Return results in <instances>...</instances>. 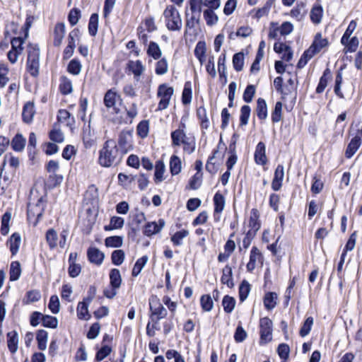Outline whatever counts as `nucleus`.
Returning a JSON list of instances; mask_svg holds the SVG:
<instances>
[{"label":"nucleus","mask_w":362,"mask_h":362,"mask_svg":"<svg viewBox=\"0 0 362 362\" xmlns=\"http://www.w3.org/2000/svg\"><path fill=\"white\" fill-rule=\"evenodd\" d=\"M123 154L113 139H107L99 151L98 164L104 168L118 165L122 159Z\"/></svg>","instance_id":"nucleus-1"},{"label":"nucleus","mask_w":362,"mask_h":362,"mask_svg":"<svg viewBox=\"0 0 362 362\" xmlns=\"http://www.w3.org/2000/svg\"><path fill=\"white\" fill-rule=\"evenodd\" d=\"M274 86L277 93L281 95V101L286 102L290 99L289 104H285V108L287 111H291L296 102L297 90L289 86L284 85V80L281 76H277L274 80Z\"/></svg>","instance_id":"nucleus-2"},{"label":"nucleus","mask_w":362,"mask_h":362,"mask_svg":"<svg viewBox=\"0 0 362 362\" xmlns=\"http://www.w3.org/2000/svg\"><path fill=\"white\" fill-rule=\"evenodd\" d=\"M26 71L33 78H37L40 74V48L38 45L28 43L27 45Z\"/></svg>","instance_id":"nucleus-3"},{"label":"nucleus","mask_w":362,"mask_h":362,"mask_svg":"<svg viewBox=\"0 0 362 362\" xmlns=\"http://www.w3.org/2000/svg\"><path fill=\"white\" fill-rule=\"evenodd\" d=\"M163 16L168 30L170 32H180L182 26V21L180 11L173 4L165 6Z\"/></svg>","instance_id":"nucleus-4"},{"label":"nucleus","mask_w":362,"mask_h":362,"mask_svg":"<svg viewBox=\"0 0 362 362\" xmlns=\"http://www.w3.org/2000/svg\"><path fill=\"white\" fill-rule=\"evenodd\" d=\"M46 200L42 197L37 199L35 203L28 202L27 205V220L33 226H36L43 215Z\"/></svg>","instance_id":"nucleus-5"},{"label":"nucleus","mask_w":362,"mask_h":362,"mask_svg":"<svg viewBox=\"0 0 362 362\" xmlns=\"http://www.w3.org/2000/svg\"><path fill=\"white\" fill-rule=\"evenodd\" d=\"M173 93L174 89L172 86H168L166 83L159 85L157 90V97L160 98V100L156 111H162L167 109Z\"/></svg>","instance_id":"nucleus-6"},{"label":"nucleus","mask_w":362,"mask_h":362,"mask_svg":"<svg viewBox=\"0 0 362 362\" xmlns=\"http://www.w3.org/2000/svg\"><path fill=\"white\" fill-rule=\"evenodd\" d=\"M142 23L144 27L141 25H139L136 28V35L139 40L146 45L148 40V36L145 31L153 33L157 30V26L155 23L154 18L151 16L146 17Z\"/></svg>","instance_id":"nucleus-7"},{"label":"nucleus","mask_w":362,"mask_h":362,"mask_svg":"<svg viewBox=\"0 0 362 362\" xmlns=\"http://www.w3.org/2000/svg\"><path fill=\"white\" fill-rule=\"evenodd\" d=\"M151 318L152 321L158 323L159 320L166 317L168 312L160 303L157 296H152L149 299Z\"/></svg>","instance_id":"nucleus-8"},{"label":"nucleus","mask_w":362,"mask_h":362,"mask_svg":"<svg viewBox=\"0 0 362 362\" xmlns=\"http://www.w3.org/2000/svg\"><path fill=\"white\" fill-rule=\"evenodd\" d=\"M45 239L49 249L53 250L57 246L64 248L66 245V231L64 230L59 239L57 231L54 228H49L45 233Z\"/></svg>","instance_id":"nucleus-9"},{"label":"nucleus","mask_w":362,"mask_h":362,"mask_svg":"<svg viewBox=\"0 0 362 362\" xmlns=\"http://www.w3.org/2000/svg\"><path fill=\"white\" fill-rule=\"evenodd\" d=\"M122 100L121 95L115 88L108 89L103 97V104L107 110L112 109L115 114H118L119 108L116 106L117 103Z\"/></svg>","instance_id":"nucleus-10"},{"label":"nucleus","mask_w":362,"mask_h":362,"mask_svg":"<svg viewBox=\"0 0 362 362\" xmlns=\"http://www.w3.org/2000/svg\"><path fill=\"white\" fill-rule=\"evenodd\" d=\"M133 130H122L118 136V146L119 151L122 154H126L127 152L133 149Z\"/></svg>","instance_id":"nucleus-11"},{"label":"nucleus","mask_w":362,"mask_h":362,"mask_svg":"<svg viewBox=\"0 0 362 362\" xmlns=\"http://www.w3.org/2000/svg\"><path fill=\"white\" fill-rule=\"evenodd\" d=\"M264 264V256L262 252L256 246H253L250 252L249 262L246 264L247 272L252 273L257 265L262 267Z\"/></svg>","instance_id":"nucleus-12"},{"label":"nucleus","mask_w":362,"mask_h":362,"mask_svg":"<svg viewBox=\"0 0 362 362\" xmlns=\"http://www.w3.org/2000/svg\"><path fill=\"white\" fill-rule=\"evenodd\" d=\"M219 150H227V147L225 143L223 142L221 136L220 137L216 148L212 150L211 155L208 157L205 165L206 170L211 175L216 174L218 171L217 165H216L215 163L213 162V160L216 157Z\"/></svg>","instance_id":"nucleus-13"},{"label":"nucleus","mask_w":362,"mask_h":362,"mask_svg":"<svg viewBox=\"0 0 362 362\" xmlns=\"http://www.w3.org/2000/svg\"><path fill=\"white\" fill-rule=\"evenodd\" d=\"M23 42L24 39L21 37H15L11 39V49L7 54L8 59L11 64H15L18 60V56L22 53Z\"/></svg>","instance_id":"nucleus-14"},{"label":"nucleus","mask_w":362,"mask_h":362,"mask_svg":"<svg viewBox=\"0 0 362 362\" xmlns=\"http://www.w3.org/2000/svg\"><path fill=\"white\" fill-rule=\"evenodd\" d=\"M329 42L327 38H322L321 33H317L314 36L311 45L308 48L314 56L320 52L323 49L327 48Z\"/></svg>","instance_id":"nucleus-15"},{"label":"nucleus","mask_w":362,"mask_h":362,"mask_svg":"<svg viewBox=\"0 0 362 362\" xmlns=\"http://www.w3.org/2000/svg\"><path fill=\"white\" fill-rule=\"evenodd\" d=\"M260 339L265 343L272 339V322L269 317H263L259 322Z\"/></svg>","instance_id":"nucleus-16"},{"label":"nucleus","mask_w":362,"mask_h":362,"mask_svg":"<svg viewBox=\"0 0 362 362\" xmlns=\"http://www.w3.org/2000/svg\"><path fill=\"white\" fill-rule=\"evenodd\" d=\"M235 233L233 232L230 234L229 238L226 242L223 249V252H220L217 257V259L218 262H226L230 256L232 255V253L235 250V243L233 240V238L235 236Z\"/></svg>","instance_id":"nucleus-17"},{"label":"nucleus","mask_w":362,"mask_h":362,"mask_svg":"<svg viewBox=\"0 0 362 362\" xmlns=\"http://www.w3.org/2000/svg\"><path fill=\"white\" fill-rule=\"evenodd\" d=\"M66 33V26L62 22L57 23L51 33L52 43L54 47H59L64 38Z\"/></svg>","instance_id":"nucleus-18"},{"label":"nucleus","mask_w":362,"mask_h":362,"mask_svg":"<svg viewBox=\"0 0 362 362\" xmlns=\"http://www.w3.org/2000/svg\"><path fill=\"white\" fill-rule=\"evenodd\" d=\"M254 160L257 165L264 166L268 163L266 155V146L263 141H259L256 147L254 153Z\"/></svg>","instance_id":"nucleus-19"},{"label":"nucleus","mask_w":362,"mask_h":362,"mask_svg":"<svg viewBox=\"0 0 362 362\" xmlns=\"http://www.w3.org/2000/svg\"><path fill=\"white\" fill-rule=\"evenodd\" d=\"M164 226L165 221L163 218H160L158 223L156 221L148 222L144 226L143 233L146 236L151 237L158 233Z\"/></svg>","instance_id":"nucleus-20"},{"label":"nucleus","mask_w":362,"mask_h":362,"mask_svg":"<svg viewBox=\"0 0 362 362\" xmlns=\"http://www.w3.org/2000/svg\"><path fill=\"white\" fill-rule=\"evenodd\" d=\"M284 177V168L282 164H279L274 173V177L272 181V189L276 192L280 190L283 185Z\"/></svg>","instance_id":"nucleus-21"},{"label":"nucleus","mask_w":362,"mask_h":362,"mask_svg":"<svg viewBox=\"0 0 362 362\" xmlns=\"http://www.w3.org/2000/svg\"><path fill=\"white\" fill-rule=\"evenodd\" d=\"M21 243V237L19 233L15 232L6 240V245L8 247L11 257H14L18 252Z\"/></svg>","instance_id":"nucleus-22"},{"label":"nucleus","mask_w":362,"mask_h":362,"mask_svg":"<svg viewBox=\"0 0 362 362\" xmlns=\"http://www.w3.org/2000/svg\"><path fill=\"white\" fill-rule=\"evenodd\" d=\"M346 68V64L341 65L335 72L334 93L340 99L344 98V95L341 90L343 83V70Z\"/></svg>","instance_id":"nucleus-23"},{"label":"nucleus","mask_w":362,"mask_h":362,"mask_svg":"<svg viewBox=\"0 0 362 362\" xmlns=\"http://www.w3.org/2000/svg\"><path fill=\"white\" fill-rule=\"evenodd\" d=\"M87 257L90 263L100 266L104 260L105 255L98 248L90 247L87 250Z\"/></svg>","instance_id":"nucleus-24"},{"label":"nucleus","mask_w":362,"mask_h":362,"mask_svg":"<svg viewBox=\"0 0 362 362\" xmlns=\"http://www.w3.org/2000/svg\"><path fill=\"white\" fill-rule=\"evenodd\" d=\"M362 144L361 136L356 135L354 136L349 143L348 144L345 152L344 156L347 159H350L354 156V155L357 152L359 149Z\"/></svg>","instance_id":"nucleus-25"},{"label":"nucleus","mask_w":362,"mask_h":362,"mask_svg":"<svg viewBox=\"0 0 362 362\" xmlns=\"http://www.w3.org/2000/svg\"><path fill=\"white\" fill-rule=\"evenodd\" d=\"M274 50L276 53L281 54V59L286 62H289L293 57V52L291 47L284 42H276L274 45Z\"/></svg>","instance_id":"nucleus-26"},{"label":"nucleus","mask_w":362,"mask_h":362,"mask_svg":"<svg viewBox=\"0 0 362 362\" xmlns=\"http://www.w3.org/2000/svg\"><path fill=\"white\" fill-rule=\"evenodd\" d=\"M126 69L132 72L134 78H138L144 73L145 67L139 59L136 61L129 60L127 64Z\"/></svg>","instance_id":"nucleus-27"},{"label":"nucleus","mask_w":362,"mask_h":362,"mask_svg":"<svg viewBox=\"0 0 362 362\" xmlns=\"http://www.w3.org/2000/svg\"><path fill=\"white\" fill-rule=\"evenodd\" d=\"M196 116L199 122L201 129H207L209 127L210 122L204 103L196 109Z\"/></svg>","instance_id":"nucleus-28"},{"label":"nucleus","mask_w":362,"mask_h":362,"mask_svg":"<svg viewBox=\"0 0 362 362\" xmlns=\"http://www.w3.org/2000/svg\"><path fill=\"white\" fill-rule=\"evenodd\" d=\"M332 74L330 69L327 66L323 71L322 75L320 78L319 83L316 87L315 93L320 94L324 92L327 86L329 81L332 78Z\"/></svg>","instance_id":"nucleus-29"},{"label":"nucleus","mask_w":362,"mask_h":362,"mask_svg":"<svg viewBox=\"0 0 362 362\" xmlns=\"http://www.w3.org/2000/svg\"><path fill=\"white\" fill-rule=\"evenodd\" d=\"M35 113L34 103L33 102H27L23 107L22 120L26 124H30L33 119Z\"/></svg>","instance_id":"nucleus-30"},{"label":"nucleus","mask_w":362,"mask_h":362,"mask_svg":"<svg viewBox=\"0 0 362 362\" xmlns=\"http://www.w3.org/2000/svg\"><path fill=\"white\" fill-rule=\"evenodd\" d=\"M323 8L320 4H315L310 13V18L313 23L317 25L321 23L323 17Z\"/></svg>","instance_id":"nucleus-31"},{"label":"nucleus","mask_w":362,"mask_h":362,"mask_svg":"<svg viewBox=\"0 0 362 362\" xmlns=\"http://www.w3.org/2000/svg\"><path fill=\"white\" fill-rule=\"evenodd\" d=\"M109 276L110 286L113 291L112 294H115L116 289L119 288L122 283L120 272L118 269H112L110 272Z\"/></svg>","instance_id":"nucleus-32"},{"label":"nucleus","mask_w":362,"mask_h":362,"mask_svg":"<svg viewBox=\"0 0 362 362\" xmlns=\"http://www.w3.org/2000/svg\"><path fill=\"white\" fill-rule=\"evenodd\" d=\"M255 112L259 120L263 121L267 119L268 115L267 105L264 98H259L257 99Z\"/></svg>","instance_id":"nucleus-33"},{"label":"nucleus","mask_w":362,"mask_h":362,"mask_svg":"<svg viewBox=\"0 0 362 362\" xmlns=\"http://www.w3.org/2000/svg\"><path fill=\"white\" fill-rule=\"evenodd\" d=\"M260 213L256 208H253L250 211L248 227L249 228L259 230L261 228V221L259 220Z\"/></svg>","instance_id":"nucleus-34"},{"label":"nucleus","mask_w":362,"mask_h":362,"mask_svg":"<svg viewBox=\"0 0 362 362\" xmlns=\"http://www.w3.org/2000/svg\"><path fill=\"white\" fill-rule=\"evenodd\" d=\"M333 225L332 223H329V227H320L315 232L314 238H315V244L317 243V241H320V244L322 246L323 245L324 240L329 235V233L333 229Z\"/></svg>","instance_id":"nucleus-35"},{"label":"nucleus","mask_w":362,"mask_h":362,"mask_svg":"<svg viewBox=\"0 0 362 362\" xmlns=\"http://www.w3.org/2000/svg\"><path fill=\"white\" fill-rule=\"evenodd\" d=\"M25 144L26 139L20 133H17L11 141V148L16 152L23 151L25 146Z\"/></svg>","instance_id":"nucleus-36"},{"label":"nucleus","mask_w":362,"mask_h":362,"mask_svg":"<svg viewBox=\"0 0 362 362\" xmlns=\"http://www.w3.org/2000/svg\"><path fill=\"white\" fill-rule=\"evenodd\" d=\"M221 281L223 284H226L228 288L234 286L233 281L232 268L229 264H226L222 269V275Z\"/></svg>","instance_id":"nucleus-37"},{"label":"nucleus","mask_w":362,"mask_h":362,"mask_svg":"<svg viewBox=\"0 0 362 362\" xmlns=\"http://www.w3.org/2000/svg\"><path fill=\"white\" fill-rule=\"evenodd\" d=\"M213 202L214 206V214L215 216L216 214H221L223 211L226 202L225 197L218 191L215 193L213 198Z\"/></svg>","instance_id":"nucleus-38"},{"label":"nucleus","mask_w":362,"mask_h":362,"mask_svg":"<svg viewBox=\"0 0 362 362\" xmlns=\"http://www.w3.org/2000/svg\"><path fill=\"white\" fill-rule=\"evenodd\" d=\"M170 172L173 176L178 175L182 170L181 159L176 155L171 156L169 162Z\"/></svg>","instance_id":"nucleus-39"},{"label":"nucleus","mask_w":362,"mask_h":362,"mask_svg":"<svg viewBox=\"0 0 362 362\" xmlns=\"http://www.w3.org/2000/svg\"><path fill=\"white\" fill-rule=\"evenodd\" d=\"M165 164L162 160H158L155 164L153 181L156 184L160 183L164 180Z\"/></svg>","instance_id":"nucleus-40"},{"label":"nucleus","mask_w":362,"mask_h":362,"mask_svg":"<svg viewBox=\"0 0 362 362\" xmlns=\"http://www.w3.org/2000/svg\"><path fill=\"white\" fill-rule=\"evenodd\" d=\"M18 336L16 331H11L7 334V345L9 351L14 354L18 350Z\"/></svg>","instance_id":"nucleus-41"},{"label":"nucleus","mask_w":362,"mask_h":362,"mask_svg":"<svg viewBox=\"0 0 362 362\" xmlns=\"http://www.w3.org/2000/svg\"><path fill=\"white\" fill-rule=\"evenodd\" d=\"M99 24V16L96 13H92L88 21V33L90 36L95 37L97 35Z\"/></svg>","instance_id":"nucleus-42"},{"label":"nucleus","mask_w":362,"mask_h":362,"mask_svg":"<svg viewBox=\"0 0 362 362\" xmlns=\"http://www.w3.org/2000/svg\"><path fill=\"white\" fill-rule=\"evenodd\" d=\"M344 46V52L345 54L350 52H355L359 45V41L356 36H354L351 38L347 39L346 41L341 43Z\"/></svg>","instance_id":"nucleus-43"},{"label":"nucleus","mask_w":362,"mask_h":362,"mask_svg":"<svg viewBox=\"0 0 362 362\" xmlns=\"http://www.w3.org/2000/svg\"><path fill=\"white\" fill-rule=\"evenodd\" d=\"M192 98V83L188 81L185 83L184 88L182 93V103L183 105H189Z\"/></svg>","instance_id":"nucleus-44"},{"label":"nucleus","mask_w":362,"mask_h":362,"mask_svg":"<svg viewBox=\"0 0 362 362\" xmlns=\"http://www.w3.org/2000/svg\"><path fill=\"white\" fill-rule=\"evenodd\" d=\"M283 103L282 101H277L275 103L274 107L271 113V120L273 124L279 122L283 117L282 113Z\"/></svg>","instance_id":"nucleus-45"},{"label":"nucleus","mask_w":362,"mask_h":362,"mask_svg":"<svg viewBox=\"0 0 362 362\" xmlns=\"http://www.w3.org/2000/svg\"><path fill=\"white\" fill-rule=\"evenodd\" d=\"M21 274V264L18 261H13L9 268V280L11 281H16Z\"/></svg>","instance_id":"nucleus-46"},{"label":"nucleus","mask_w":362,"mask_h":362,"mask_svg":"<svg viewBox=\"0 0 362 362\" xmlns=\"http://www.w3.org/2000/svg\"><path fill=\"white\" fill-rule=\"evenodd\" d=\"M189 230L182 229L175 232L171 237L170 241L173 246H180L182 245V240L189 235Z\"/></svg>","instance_id":"nucleus-47"},{"label":"nucleus","mask_w":362,"mask_h":362,"mask_svg":"<svg viewBox=\"0 0 362 362\" xmlns=\"http://www.w3.org/2000/svg\"><path fill=\"white\" fill-rule=\"evenodd\" d=\"M124 220L123 218L119 216H112L110 218V224L104 226V230L106 231L120 229L123 227Z\"/></svg>","instance_id":"nucleus-48"},{"label":"nucleus","mask_w":362,"mask_h":362,"mask_svg":"<svg viewBox=\"0 0 362 362\" xmlns=\"http://www.w3.org/2000/svg\"><path fill=\"white\" fill-rule=\"evenodd\" d=\"M147 54L153 59L158 60L161 57L162 52L158 45L153 41H151L146 51Z\"/></svg>","instance_id":"nucleus-49"},{"label":"nucleus","mask_w":362,"mask_h":362,"mask_svg":"<svg viewBox=\"0 0 362 362\" xmlns=\"http://www.w3.org/2000/svg\"><path fill=\"white\" fill-rule=\"evenodd\" d=\"M11 218V214L8 211L5 212L1 216L0 233L3 236L7 235L9 232V223Z\"/></svg>","instance_id":"nucleus-50"},{"label":"nucleus","mask_w":362,"mask_h":362,"mask_svg":"<svg viewBox=\"0 0 362 362\" xmlns=\"http://www.w3.org/2000/svg\"><path fill=\"white\" fill-rule=\"evenodd\" d=\"M126 116L124 118V123L126 124H132L133 122L134 119L138 115V107L137 105L135 103H132L129 109H125Z\"/></svg>","instance_id":"nucleus-51"},{"label":"nucleus","mask_w":362,"mask_h":362,"mask_svg":"<svg viewBox=\"0 0 362 362\" xmlns=\"http://www.w3.org/2000/svg\"><path fill=\"white\" fill-rule=\"evenodd\" d=\"M149 132V121L147 119L141 120L136 126V134L139 137L144 139L147 137Z\"/></svg>","instance_id":"nucleus-52"},{"label":"nucleus","mask_w":362,"mask_h":362,"mask_svg":"<svg viewBox=\"0 0 362 362\" xmlns=\"http://www.w3.org/2000/svg\"><path fill=\"white\" fill-rule=\"evenodd\" d=\"M168 63L165 57L158 59L155 64V73L156 75L161 76L168 72Z\"/></svg>","instance_id":"nucleus-53"},{"label":"nucleus","mask_w":362,"mask_h":362,"mask_svg":"<svg viewBox=\"0 0 362 362\" xmlns=\"http://www.w3.org/2000/svg\"><path fill=\"white\" fill-rule=\"evenodd\" d=\"M186 138V134L185 131H182V129H176L171 132V139L173 146H180L182 141L185 140Z\"/></svg>","instance_id":"nucleus-54"},{"label":"nucleus","mask_w":362,"mask_h":362,"mask_svg":"<svg viewBox=\"0 0 362 362\" xmlns=\"http://www.w3.org/2000/svg\"><path fill=\"white\" fill-rule=\"evenodd\" d=\"M201 16L199 14H192L189 18H186L185 20V35L187 33L188 30L194 28L196 25H199L200 23Z\"/></svg>","instance_id":"nucleus-55"},{"label":"nucleus","mask_w":362,"mask_h":362,"mask_svg":"<svg viewBox=\"0 0 362 362\" xmlns=\"http://www.w3.org/2000/svg\"><path fill=\"white\" fill-rule=\"evenodd\" d=\"M47 332L44 329H40L37 332L36 339L37 341V346L40 350H45L47 348Z\"/></svg>","instance_id":"nucleus-56"},{"label":"nucleus","mask_w":362,"mask_h":362,"mask_svg":"<svg viewBox=\"0 0 362 362\" xmlns=\"http://www.w3.org/2000/svg\"><path fill=\"white\" fill-rule=\"evenodd\" d=\"M233 66L236 71H240L244 66V54L243 52H239L233 56Z\"/></svg>","instance_id":"nucleus-57"},{"label":"nucleus","mask_w":362,"mask_h":362,"mask_svg":"<svg viewBox=\"0 0 362 362\" xmlns=\"http://www.w3.org/2000/svg\"><path fill=\"white\" fill-rule=\"evenodd\" d=\"M148 261V257L146 255L142 256L141 257L139 258L132 269V276L134 277L137 276L144 267L146 265V262Z\"/></svg>","instance_id":"nucleus-58"},{"label":"nucleus","mask_w":362,"mask_h":362,"mask_svg":"<svg viewBox=\"0 0 362 362\" xmlns=\"http://www.w3.org/2000/svg\"><path fill=\"white\" fill-rule=\"evenodd\" d=\"M204 18L209 26H212L217 23L218 21V16L214 13V10L206 9L204 11Z\"/></svg>","instance_id":"nucleus-59"},{"label":"nucleus","mask_w":362,"mask_h":362,"mask_svg":"<svg viewBox=\"0 0 362 362\" xmlns=\"http://www.w3.org/2000/svg\"><path fill=\"white\" fill-rule=\"evenodd\" d=\"M251 113V108L248 105H244L240 108V126H245L248 124Z\"/></svg>","instance_id":"nucleus-60"},{"label":"nucleus","mask_w":362,"mask_h":362,"mask_svg":"<svg viewBox=\"0 0 362 362\" xmlns=\"http://www.w3.org/2000/svg\"><path fill=\"white\" fill-rule=\"evenodd\" d=\"M323 187L324 183L321 180L320 176L315 175L312 178L311 192L314 194H317L322 192Z\"/></svg>","instance_id":"nucleus-61"},{"label":"nucleus","mask_w":362,"mask_h":362,"mask_svg":"<svg viewBox=\"0 0 362 362\" xmlns=\"http://www.w3.org/2000/svg\"><path fill=\"white\" fill-rule=\"evenodd\" d=\"M357 238V233L356 231L353 232L345 244L344 247L343 248L341 255L346 256L347 252L351 251L354 249Z\"/></svg>","instance_id":"nucleus-62"},{"label":"nucleus","mask_w":362,"mask_h":362,"mask_svg":"<svg viewBox=\"0 0 362 362\" xmlns=\"http://www.w3.org/2000/svg\"><path fill=\"white\" fill-rule=\"evenodd\" d=\"M122 243V237L119 235L110 236L105 239V245L107 247H119Z\"/></svg>","instance_id":"nucleus-63"},{"label":"nucleus","mask_w":362,"mask_h":362,"mask_svg":"<svg viewBox=\"0 0 362 362\" xmlns=\"http://www.w3.org/2000/svg\"><path fill=\"white\" fill-rule=\"evenodd\" d=\"M125 257L124 252L122 250H114L111 254V261L114 265H121Z\"/></svg>","instance_id":"nucleus-64"}]
</instances>
